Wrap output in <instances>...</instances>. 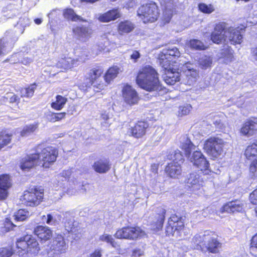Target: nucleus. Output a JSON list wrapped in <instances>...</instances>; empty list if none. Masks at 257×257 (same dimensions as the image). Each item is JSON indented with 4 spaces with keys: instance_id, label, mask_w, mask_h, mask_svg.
<instances>
[{
    "instance_id": "f257e3e1",
    "label": "nucleus",
    "mask_w": 257,
    "mask_h": 257,
    "mask_svg": "<svg viewBox=\"0 0 257 257\" xmlns=\"http://www.w3.org/2000/svg\"><path fill=\"white\" fill-rule=\"evenodd\" d=\"M158 71L150 65L143 66L138 71L136 82L139 87L148 92L165 91Z\"/></svg>"
},
{
    "instance_id": "f03ea898",
    "label": "nucleus",
    "mask_w": 257,
    "mask_h": 257,
    "mask_svg": "<svg viewBox=\"0 0 257 257\" xmlns=\"http://www.w3.org/2000/svg\"><path fill=\"white\" fill-rule=\"evenodd\" d=\"M243 31H244V29L240 28L239 27L227 28L226 22H220L214 25L213 30L210 34V40L215 44H221L226 41L227 38L226 33H227L228 40L231 44H240L243 39Z\"/></svg>"
},
{
    "instance_id": "7ed1b4c3",
    "label": "nucleus",
    "mask_w": 257,
    "mask_h": 257,
    "mask_svg": "<svg viewBox=\"0 0 257 257\" xmlns=\"http://www.w3.org/2000/svg\"><path fill=\"white\" fill-rule=\"evenodd\" d=\"M191 243L194 249L211 253H219L222 247V243L214 231H206L202 235L195 234L192 239Z\"/></svg>"
},
{
    "instance_id": "20e7f679",
    "label": "nucleus",
    "mask_w": 257,
    "mask_h": 257,
    "mask_svg": "<svg viewBox=\"0 0 257 257\" xmlns=\"http://www.w3.org/2000/svg\"><path fill=\"white\" fill-rule=\"evenodd\" d=\"M36 154L38 157L39 162L44 169L51 168L56 162L59 156L58 149L52 146L38 145L36 148Z\"/></svg>"
},
{
    "instance_id": "39448f33",
    "label": "nucleus",
    "mask_w": 257,
    "mask_h": 257,
    "mask_svg": "<svg viewBox=\"0 0 257 257\" xmlns=\"http://www.w3.org/2000/svg\"><path fill=\"white\" fill-rule=\"evenodd\" d=\"M226 144L223 139L211 136L205 140L203 149L210 159L215 160L223 155Z\"/></svg>"
},
{
    "instance_id": "423d86ee",
    "label": "nucleus",
    "mask_w": 257,
    "mask_h": 257,
    "mask_svg": "<svg viewBox=\"0 0 257 257\" xmlns=\"http://www.w3.org/2000/svg\"><path fill=\"white\" fill-rule=\"evenodd\" d=\"M160 9L153 1L141 5L137 10V16L144 24L153 23L159 19Z\"/></svg>"
},
{
    "instance_id": "0eeeda50",
    "label": "nucleus",
    "mask_w": 257,
    "mask_h": 257,
    "mask_svg": "<svg viewBox=\"0 0 257 257\" xmlns=\"http://www.w3.org/2000/svg\"><path fill=\"white\" fill-rule=\"evenodd\" d=\"M44 195V189L41 186H35L25 190L20 197V200L26 206L35 207L43 201Z\"/></svg>"
},
{
    "instance_id": "6e6552de",
    "label": "nucleus",
    "mask_w": 257,
    "mask_h": 257,
    "mask_svg": "<svg viewBox=\"0 0 257 257\" xmlns=\"http://www.w3.org/2000/svg\"><path fill=\"white\" fill-rule=\"evenodd\" d=\"M147 234L138 225H126L118 229L114 234L117 239L136 241L146 236Z\"/></svg>"
},
{
    "instance_id": "1a4fd4ad",
    "label": "nucleus",
    "mask_w": 257,
    "mask_h": 257,
    "mask_svg": "<svg viewBox=\"0 0 257 257\" xmlns=\"http://www.w3.org/2000/svg\"><path fill=\"white\" fill-rule=\"evenodd\" d=\"M186 229L185 219L183 216L177 213L171 214L165 227L166 236H174L175 232L179 236Z\"/></svg>"
},
{
    "instance_id": "9d476101",
    "label": "nucleus",
    "mask_w": 257,
    "mask_h": 257,
    "mask_svg": "<svg viewBox=\"0 0 257 257\" xmlns=\"http://www.w3.org/2000/svg\"><path fill=\"white\" fill-rule=\"evenodd\" d=\"M245 161L249 162V171L253 175L257 174V141L248 144L244 150Z\"/></svg>"
},
{
    "instance_id": "9b49d317",
    "label": "nucleus",
    "mask_w": 257,
    "mask_h": 257,
    "mask_svg": "<svg viewBox=\"0 0 257 257\" xmlns=\"http://www.w3.org/2000/svg\"><path fill=\"white\" fill-rule=\"evenodd\" d=\"M180 55V52L177 48L169 49L159 54L158 60L162 68L177 66L175 64Z\"/></svg>"
},
{
    "instance_id": "f8f14e48",
    "label": "nucleus",
    "mask_w": 257,
    "mask_h": 257,
    "mask_svg": "<svg viewBox=\"0 0 257 257\" xmlns=\"http://www.w3.org/2000/svg\"><path fill=\"white\" fill-rule=\"evenodd\" d=\"M103 73V69L100 66H97L91 68L85 77L87 83L93 86L96 92H100L104 88V83L102 81L99 82V79L102 75Z\"/></svg>"
},
{
    "instance_id": "ddd939ff",
    "label": "nucleus",
    "mask_w": 257,
    "mask_h": 257,
    "mask_svg": "<svg viewBox=\"0 0 257 257\" xmlns=\"http://www.w3.org/2000/svg\"><path fill=\"white\" fill-rule=\"evenodd\" d=\"M176 156H179V158L175 159L168 163L165 166L164 172L166 175L172 179H178L182 174V169L181 163L184 161L183 155L181 152L176 153Z\"/></svg>"
},
{
    "instance_id": "4468645a",
    "label": "nucleus",
    "mask_w": 257,
    "mask_h": 257,
    "mask_svg": "<svg viewBox=\"0 0 257 257\" xmlns=\"http://www.w3.org/2000/svg\"><path fill=\"white\" fill-rule=\"evenodd\" d=\"M149 127V124L147 121L139 120L128 128L127 133L130 137L137 139H141L146 135Z\"/></svg>"
},
{
    "instance_id": "2eb2a0df",
    "label": "nucleus",
    "mask_w": 257,
    "mask_h": 257,
    "mask_svg": "<svg viewBox=\"0 0 257 257\" xmlns=\"http://www.w3.org/2000/svg\"><path fill=\"white\" fill-rule=\"evenodd\" d=\"M121 96L124 102L130 106L137 104L141 99L137 90L128 84H125L123 86Z\"/></svg>"
},
{
    "instance_id": "dca6fc26",
    "label": "nucleus",
    "mask_w": 257,
    "mask_h": 257,
    "mask_svg": "<svg viewBox=\"0 0 257 257\" xmlns=\"http://www.w3.org/2000/svg\"><path fill=\"white\" fill-rule=\"evenodd\" d=\"M38 156L36 153L27 154L20 159L19 168L24 172H29L39 165Z\"/></svg>"
},
{
    "instance_id": "f3484780",
    "label": "nucleus",
    "mask_w": 257,
    "mask_h": 257,
    "mask_svg": "<svg viewBox=\"0 0 257 257\" xmlns=\"http://www.w3.org/2000/svg\"><path fill=\"white\" fill-rule=\"evenodd\" d=\"M163 80L169 85H173L181 80V70L179 66L163 68Z\"/></svg>"
},
{
    "instance_id": "a211bd4d",
    "label": "nucleus",
    "mask_w": 257,
    "mask_h": 257,
    "mask_svg": "<svg viewBox=\"0 0 257 257\" xmlns=\"http://www.w3.org/2000/svg\"><path fill=\"white\" fill-rule=\"evenodd\" d=\"M240 134L244 137L257 136V118H249L245 120L239 129Z\"/></svg>"
},
{
    "instance_id": "6ab92c4d",
    "label": "nucleus",
    "mask_w": 257,
    "mask_h": 257,
    "mask_svg": "<svg viewBox=\"0 0 257 257\" xmlns=\"http://www.w3.org/2000/svg\"><path fill=\"white\" fill-rule=\"evenodd\" d=\"M68 247L64 236L61 234H57L51 242L50 249L57 255L66 252Z\"/></svg>"
},
{
    "instance_id": "aec40b11",
    "label": "nucleus",
    "mask_w": 257,
    "mask_h": 257,
    "mask_svg": "<svg viewBox=\"0 0 257 257\" xmlns=\"http://www.w3.org/2000/svg\"><path fill=\"white\" fill-rule=\"evenodd\" d=\"M166 213L167 211L163 207L159 206L157 207L155 211V221L152 222L150 224L153 231L158 232L163 229Z\"/></svg>"
},
{
    "instance_id": "412c9836",
    "label": "nucleus",
    "mask_w": 257,
    "mask_h": 257,
    "mask_svg": "<svg viewBox=\"0 0 257 257\" xmlns=\"http://www.w3.org/2000/svg\"><path fill=\"white\" fill-rule=\"evenodd\" d=\"M33 234L40 243H44L52 237L53 231L48 226L39 225L34 228Z\"/></svg>"
},
{
    "instance_id": "4be33fe9",
    "label": "nucleus",
    "mask_w": 257,
    "mask_h": 257,
    "mask_svg": "<svg viewBox=\"0 0 257 257\" xmlns=\"http://www.w3.org/2000/svg\"><path fill=\"white\" fill-rule=\"evenodd\" d=\"M12 186V180L9 174L0 175V201L5 200L8 196L9 190Z\"/></svg>"
},
{
    "instance_id": "5701e85b",
    "label": "nucleus",
    "mask_w": 257,
    "mask_h": 257,
    "mask_svg": "<svg viewBox=\"0 0 257 257\" xmlns=\"http://www.w3.org/2000/svg\"><path fill=\"white\" fill-rule=\"evenodd\" d=\"M244 204L242 200L234 199L224 204L220 208V212L222 213L224 212L235 213L241 212L243 211Z\"/></svg>"
},
{
    "instance_id": "b1692460",
    "label": "nucleus",
    "mask_w": 257,
    "mask_h": 257,
    "mask_svg": "<svg viewBox=\"0 0 257 257\" xmlns=\"http://www.w3.org/2000/svg\"><path fill=\"white\" fill-rule=\"evenodd\" d=\"M191 161L201 170H207L209 167L208 161L200 151H195L193 153Z\"/></svg>"
},
{
    "instance_id": "393cba45",
    "label": "nucleus",
    "mask_w": 257,
    "mask_h": 257,
    "mask_svg": "<svg viewBox=\"0 0 257 257\" xmlns=\"http://www.w3.org/2000/svg\"><path fill=\"white\" fill-rule=\"evenodd\" d=\"M191 161L201 170H207L209 167L208 161L200 151H195L193 153Z\"/></svg>"
},
{
    "instance_id": "a878e982",
    "label": "nucleus",
    "mask_w": 257,
    "mask_h": 257,
    "mask_svg": "<svg viewBox=\"0 0 257 257\" xmlns=\"http://www.w3.org/2000/svg\"><path fill=\"white\" fill-rule=\"evenodd\" d=\"M121 16V14L119 9L113 8L103 14H101L99 16L98 20L102 23H108L120 18Z\"/></svg>"
},
{
    "instance_id": "bb28decb",
    "label": "nucleus",
    "mask_w": 257,
    "mask_h": 257,
    "mask_svg": "<svg viewBox=\"0 0 257 257\" xmlns=\"http://www.w3.org/2000/svg\"><path fill=\"white\" fill-rule=\"evenodd\" d=\"M135 24L129 20H124L118 23L116 26L117 33L121 36L128 34L134 31Z\"/></svg>"
},
{
    "instance_id": "cd10ccee",
    "label": "nucleus",
    "mask_w": 257,
    "mask_h": 257,
    "mask_svg": "<svg viewBox=\"0 0 257 257\" xmlns=\"http://www.w3.org/2000/svg\"><path fill=\"white\" fill-rule=\"evenodd\" d=\"M92 168L96 172L103 174L110 169L111 164L108 159L101 158L94 162Z\"/></svg>"
},
{
    "instance_id": "c85d7f7f",
    "label": "nucleus",
    "mask_w": 257,
    "mask_h": 257,
    "mask_svg": "<svg viewBox=\"0 0 257 257\" xmlns=\"http://www.w3.org/2000/svg\"><path fill=\"white\" fill-rule=\"evenodd\" d=\"M120 69L117 66L109 67L103 75V78L107 84H109L118 75Z\"/></svg>"
},
{
    "instance_id": "c756f323",
    "label": "nucleus",
    "mask_w": 257,
    "mask_h": 257,
    "mask_svg": "<svg viewBox=\"0 0 257 257\" xmlns=\"http://www.w3.org/2000/svg\"><path fill=\"white\" fill-rule=\"evenodd\" d=\"M63 16L67 20L72 22H87L86 20L77 15L72 8H66L64 9L63 10Z\"/></svg>"
},
{
    "instance_id": "7c9ffc66",
    "label": "nucleus",
    "mask_w": 257,
    "mask_h": 257,
    "mask_svg": "<svg viewBox=\"0 0 257 257\" xmlns=\"http://www.w3.org/2000/svg\"><path fill=\"white\" fill-rule=\"evenodd\" d=\"M13 134L8 128H4L0 131V151L11 143Z\"/></svg>"
},
{
    "instance_id": "2f4dec72",
    "label": "nucleus",
    "mask_w": 257,
    "mask_h": 257,
    "mask_svg": "<svg viewBox=\"0 0 257 257\" xmlns=\"http://www.w3.org/2000/svg\"><path fill=\"white\" fill-rule=\"evenodd\" d=\"M27 253L31 254H36L40 250L39 244L37 240L32 236H29L27 239Z\"/></svg>"
},
{
    "instance_id": "473e14b6",
    "label": "nucleus",
    "mask_w": 257,
    "mask_h": 257,
    "mask_svg": "<svg viewBox=\"0 0 257 257\" xmlns=\"http://www.w3.org/2000/svg\"><path fill=\"white\" fill-rule=\"evenodd\" d=\"M37 87V84L34 82L26 87L21 88L19 90L21 97L31 98L34 95Z\"/></svg>"
},
{
    "instance_id": "72a5a7b5",
    "label": "nucleus",
    "mask_w": 257,
    "mask_h": 257,
    "mask_svg": "<svg viewBox=\"0 0 257 257\" xmlns=\"http://www.w3.org/2000/svg\"><path fill=\"white\" fill-rule=\"evenodd\" d=\"M72 32L75 35L86 37L87 38H90L92 33V30L88 27L81 26H77L72 29Z\"/></svg>"
},
{
    "instance_id": "f704fd0d",
    "label": "nucleus",
    "mask_w": 257,
    "mask_h": 257,
    "mask_svg": "<svg viewBox=\"0 0 257 257\" xmlns=\"http://www.w3.org/2000/svg\"><path fill=\"white\" fill-rule=\"evenodd\" d=\"M55 98V100L50 104L51 107L55 110H60L64 107L67 98L61 95H57Z\"/></svg>"
},
{
    "instance_id": "c9c22d12",
    "label": "nucleus",
    "mask_w": 257,
    "mask_h": 257,
    "mask_svg": "<svg viewBox=\"0 0 257 257\" xmlns=\"http://www.w3.org/2000/svg\"><path fill=\"white\" fill-rule=\"evenodd\" d=\"M189 47L195 50H205L208 47L205 46L202 41L197 39H191L188 42Z\"/></svg>"
},
{
    "instance_id": "e433bc0d",
    "label": "nucleus",
    "mask_w": 257,
    "mask_h": 257,
    "mask_svg": "<svg viewBox=\"0 0 257 257\" xmlns=\"http://www.w3.org/2000/svg\"><path fill=\"white\" fill-rule=\"evenodd\" d=\"M195 148L194 144L191 141L187 138L181 145V149L184 151L186 156L189 157L191 155V152Z\"/></svg>"
},
{
    "instance_id": "4c0bfd02",
    "label": "nucleus",
    "mask_w": 257,
    "mask_h": 257,
    "mask_svg": "<svg viewBox=\"0 0 257 257\" xmlns=\"http://www.w3.org/2000/svg\"><path fill=\"white\" fill-rule=\"evenodd\" d=\"M99 239L101 241L105 242L108 244H109L112 247L114 248L119 247V244L116 241H115L114 238L110 234L103 233L99 236Z\"/></svg>"
},
{
    "instance_id": "58836bf2",
    "label": "nucleus",
    "mask_w": 257,
    "mask_h": 257,
    "mask_svg": "<svg viewBox=\"0 0 257 257\" xmlns=\"http://www.w3.org/2000/svg\"><path fill=\"white\" fill-rule=\"evenodd\" d=\"M14 219L17 221H23L30 217L29 212L26 209H20L14 214Z\"/></svg>"
},
{
    "instance_id": "ea45409f",
    "label": "nucleus",
    "mask_w": 257,
    "mask_h": 257,
    "mask_svg": "<svg viewBox=\"0 0 257 257\" xmlns=\"http://www.w3.org/2000/svg\"><path fill=\"white\" fill-rule=\"evenodd\" d=\"M220 54L221 57L227 61H232L234 59L233 51L230 46L222 49Z\"/></svg>"
},
{
    "instance_id": "a19ab883",
    "label": "nucleus",
    "mask_w": 257,
    "mask_h": 257,
    "mask_svg": "<svg viewBox=\"0 0 257 257\" xmlns=\"http://www.w3.org/2000/svg\"><path fill=\"white\" fill-rule=\"evenodd\" d=\"M38 123L30 124L25 125L20 132L22 137H26L34 133L38 128Z\"/></svg>"
},
{
    "instance_id": "79ce46f5",
    "label": "nucleus",
    "mask_w": 257,
    "mask_h": 257,
    "mask_svg": "<svg viewBox=\"0 0 257 257\" xmlns=\"http://www.w3.org/2000/svg\"><path fill=\"white\" fill-rule=\"evenodd\" d=\"M16 246L18 252L24 251L27 253V247H28L27 236H24L19 238L16 242Z\"/></svg>"
},
{
    "instance_id": "37998d69",
    "label": "nucleus",
    "mask_w": 257,
    "mask_h": 257,
    "mask_svg": "<svg viewBox=\"0 0 257 257\" xmlns=\"http://www.w3.org/2000/svg\"><path fill=\"white\" fill-rule=\"evenodd\" d=\"M66 113L65 112H51L49 115V120L51 122L60 121L66 117Z\"/></svg>"
},
{
    "instance_id": "c03bdc74",
    "label": "nucleus",
    "mask_w": 257,
    "mask_h": 257,
    "mask_svg": "<svg viewBox=\"0 0 257 257\" xmlns=\"http://www.w3.org/2000/svg\"><path fill=\"white\" fill-rule=\"evenodd\" d=\"M16 226L10 218H6L4 222L3 226L2 227V231L4 233L8 232L13 230Z\"/></svg>"
},
{
    "instance_id": "a18cd8bd",
    "label": "nucleus",
    "mask_w": 257,
    "mask_h": 257,
    "mask_svg": "<svg viewBox=\"0 0 257 257\" xmlns=\"http://www.w3.org/2000/svg\"><path fill=\"white\" fill-rule=\"evenodd\" d=\"M199 10L204 14H211L214 11L213 6L211 4L208 5L204 3H200L198 5Z\"/></svg>"
},
{
    "instance_id": "49530a36",
    "label": "nucleus",
    "mask_w": 257,
    "mask_h": 257,
    "mask_svg": "<svg viewBox=\"0 0 257 257\" xmlns=\"http://www.w3.org/2000/svg\"><path fill=\"white\" fill-rule=\"evenodd\" d=\"M212 63V61L210 57L205 56L202 58L199 62L200 67L202 69H206L211 67Z\"/></svg>"
},
{
    "instance_id": "de8ad7c7",
    "label": "nucleus",
    "mask_w": 257,
    "mask_h": 257,
    "mask_svg": "<svg viewBox=\"0 0 257 257\" xmlns=\"http://www.w3.org/2000/svg\"><path fill=\"white\" fill-rule=\"evenodd\" d=\"M249 200L250 203L256 205L254 208V211L257 214V187L249 194Z\"/></svg>"
},
{
    "instance_id": "09e8293b",
    "label": "nucleus",
    "mask_w": 257,
    "mask_h": 257,
    "mask_svg": "<svg viewBox=\"0 0 257 257\" xmlns=\"http://www.w3.org/2000/svg\"><path fill=\"white\" fill-rule=\"evenodd\" d=\"M14 253V251L12 248L8 247L0 248V257H10Z\"/></svg>"
},
{
    "instance_id": "8fccbe9b",
    "label": "nucleus",
    "mask_w": 257,
    "mask_h": 257,
    "mask_svg": "<svg viewBox=\"0 0 257 257\" xmlns=\"http://www.w3.org/2000/svg\"><path fill=\"white\" fill-rule=\"evenodd\" d=\"M192 107L191 105H182L179 106V112L181 115H185L189 113Z\"/></svg>"
},
{
    "instance_id": "3c124183",
    "label": "nucleus",
    "mask_w": 257,
    "mask_h": 257,
    "mask_svg": "<svg viewBox=\"0 0 257 257\" xmlns=\"http://www.w3.org/2000/svg\"><path fill=\"white\" fill-rule=\"evenodd\" d=\"M141 54L138 50H134L130 56V58L134 63H136L141 57Z\"/></svg>"
},
{
    "instance_id": "603ef678",
    "label": "nucleus",
    "mask_w": 257,
    "mask_h": 257,
    "mask_svg": "<svg viewBox=\"0 0 257 257\" xmlns=\"http://www.w3.org/2000/svg\"><path fill=\"white\" fill-rule=\"evenodd\" d=\"M250 247L255 248L257 249V233H256L250 239Z\"/></svg>"
},
{
    "instance_id": "864d4df0",
    "label": "nucleus",
    "mask_w": 257,
    "mask_h": 257,
    "mask_svg": "<svg viewBox=\"0 0 257 257\" xmlns=\"http://www.w3.org/2000/svg\"><path fill=\"white\" fill-rule=\"evenodd\" d=\"M143 255V251L140 248H136L132 250L133 257H140Z\"/></svg>"
},
{
    "instance_id": "5fc2aeb1",
    "label": "nucleus",
    "mask_w": 257,
    "mask_h": 257,
    "mask_svg": "<svg viewBox=\"0 0 257 257\" xmlns=\"http://www.w3.org/2000/svg\"><path fill=\"white\" fill-rule=\"evenodd\" d=\"M10 103H16L18 105L20 101V98L16 94H14L10 98Z\"/></svg>"
},
{
    "instance_id": "6e6d98bb",
    "label": "nucleus",
    "mask_w": 257,
    "mask_h": 257,
    "mask_svg": "<svg viewBox=\"0 0 257 257\" xmlns=\"http://www.w3.org/2000/svg\"><path fill=\"white\" fill-rule=\"evenodd\" d=\"M102 251L100 249H95L90 254V257H101Z\"/></svg>"
},
{
    "instance_id": "4d7b16f0",
    "label": "nucleus",
    "mask_w": 257,
    "mask_h": 257,
    "mask_svg": "<svg viewBox=\"0 0 257 257\" xmlns=\"http://www.w3.org/2000/svg\"><path fill=\"white\" fill-rule=\"evenodd\" d=\"M32 61V59L28 57H24L23 58L21 61V63L25 65H29Z\"/></svg>"
},
{
    "instance_id": "13d9d810",
    "label": "nucleus",
    "mask_w": 257,
    "mask_h": 257,
    "mask_svg": "<svg viewBox=\"0 0 257 257\" xmlns=\"http://www.w3.org/2000/svg\"><path fill=\"white\" fill-rule=\"evenodd\" d=\"M251 53L255 60L257 61V46L251 49Z\"/></svg>"
},
{
    "instance_id": "bf43d9fd",
    "label": "nucleus",
    "mask_w": 257,
    "mask_h": 257,
    "mask_svg": "<svg viewBox=\"0 0 257 257\" xmlns=\"http://www.w3.org/2000/svg\"><path fill=\"white\" fill-rule=\"evenodd\" d=\"M6 47L5 43L3 39H0V55H1L3 52V49Z\"/></svg>"
},
{
    "instance_id": "052dcab7",
    "label": "nucleus",
    "mask_w": 257,
    "mask_h": 257,
    "mask_svg": "<svg viewBox=\"0 0 257 257\" xmlns=\"http://www.w3.org/2000/svg\"><path fill=\"white\" fill-rule=\"evenodd\" d=\"M47 220H46V223L48 224H50L51 222V221L53 219V217L51 215V214H48L47 215Z\"/></svg>"
},
{
    "instance_id": "680f3d73",
    "label": "nucleus",
    "mask_w": 257,
    "mask_h": 257,
    "mask_svg": "<svg viewBox=\"0 0 257 257\" xmlns=\"http://www.w3.org/2000/svg\"><path fill=\"white\" fill-rule=\"evenodd\" d=\"M35 23L37 25H40L42 23V21L40 18H36L34 20Z\"/></svg>"
},
{
    "instance_id": "e2e57ef3",
    "label": "nucleus",
    "mask_w": 257,
    "mask_h": 257,
    "mask_svg": "<svg viewBox=\"0 0 257 257\" xmlns=\"http://www.w3.org/2000/svg\"><path fill=\"white\" fill-rule=\"evenodd\" d=\"M189 70H192V71H193V72H194L195 73H196V71L195 69H189Z\"/></svg>"
},
{
    "instance_id": "0e129e2a",
    "label": "nucleus",
    "mask_w": 257,
    "mask_h": 257,
    "mask_svg": "<svg viewBox=\"0 0 257 257\" xmlns=\"http://www.w3.org/2000/svg\"><path fill=\"white\" fill-rule=\"evenodd\" d=\"M109 1L111 2H114L116 1L117 0H109Z\"/></svg>"
},
{
    "instance_id": "69168bd1",
    "label": "nucleus",
    "mask_w": 257,
    "mask_h": 257,
    "mask_svg": "<svg viewBox=\"0 0 257 257\" xmlns=\"http://www.w3.org/2000/svg\"><path fill=\"white\" fill-rule=\"evenodd\" d=\"M46 217V216L45 215H43L42 217V219H44V218Z\"/></svg>"
}]
</instances>
